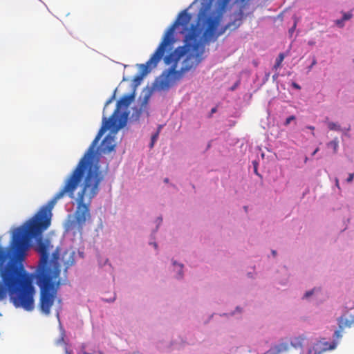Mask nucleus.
Instances as JSON below:
<instances>
[{
  "instance_id": "nucleus-30",
  "label": "nucleus",
  "mask_w": 354,
  "mask_h": 354,
  "mask_svg": "<svg viewBox=\"0 0 354 354\" xmlns=\"http://www.w3.org/2000/svg\"><path fill=\"white\" fill-rule=\"evenodd\" d=\"M254 172H255L256 174H257V168H255V169H254Z\"/></svg>"
},
{
  "instance_id": "nucleus-16",
  "label": "nucleus",
  "mask_w": 354,
  "mask_h": 354,
  "mask_svg": "<svg viewBox=\"0 0 354 354\" xmlns=\"http://www.w3.org/2000/svg\"><path fill=\"white\" fill-rule=\"evenodd\" d=\"M160 129H161V126H159V127H158V131H156V133H154V134L151 136V143H150V147H151V148L153 147L155 142H156V140L158 139V136H159V133H160Z\"/></svg>"
},
{
  "instance_id": "nucleus-6",
  "label": "nucleus",
  "mask_w": 354,
  "mask_h": 354,
  "mask_svg": "<svg viewBox=\"0 0 354 354\" xmlns=\"http://www.w3.org/2000/svg\"><path fill=\"white\" fill-rule=\"evenodd\" d=\"M165 52L162 50H159V48L158 47L146 64L140 65V74L135 76L133 78V82L136 85L140 83L143 77L149 73L152 68L156 67L158 62L162 58Z\"/></svg>"
},
{
  "instance_id": "nucleus-4",
  "label": "nucleus",
  "mask_w": 354,
  "mask_h": 354,
  "mask_svg": "<svg viewBox=\"0 0 354 354\" xmlns=\"http://www.w3.org/2000/svg\"><path fill=\"white\" fill-rule=\"evenodd\" d=\"M34 276L39 288V310L42 314L49 315L51 308L57 303L58 307L56 309V314L59 317L62 308V299L58 297V290L61 285L60 273H58L57 270L51 274H45L42 272Z\"/></svg>"
},
{
  "instance_id": "nucleus-12",
  "label": "nucleus",
  "mask_w": 354,
  "mask_h": 354,
  "mask_svg": "<svg viewBox=\"0 0 354 354\" xmlns=\"http://www.w3.org/2000/svg\"><path fill=\"white\" fill-rule=\"evenodd\" d=\"M306 340V337L304 336H299L296 338L292 342L291 344L294 347L297 346H302V345L304 344V342Z\"/></svg>"
},
{
  "instance_id": "nucleus-13",
  "label": "nucleus",
  "mask_w": 354,
  "mask_h": 354,
  "mask_svg": "<svg viewBox=\"0 0 354 354\" xmlns=\"http://www.w3.org/2000/svg\"><path fill=\"white\" fill-rule=\"evenodd\" d=\"M285 58V55L283 53H279L278 57L276 59V62L274 65L273 66L272 69L274 71H277L279 68L281 67V63Z\"/></svg>"
},
{
  "instance_id": "nucleus-21",
  "label": "nucleus",
  "mask_w": 354,
  "mask_h": 354,
  "mask_svg": "<svg viewBox=\"0 0 354 354\" xmlns=\"http://www.w3.org/2000/svg\"><path fill=\"white\" fill-rule=\"evenodd\" d=\"M351 15H350V14H345V15H344L343 19H344V20H347V19H350V18H351Z\"/></svg>"
},
{
  "instance_id": "nucleus-22",
  "label": "nucleus",
  "mask_w": 354,
  "mask_h": 354,
  "mask_svg": "<svg viewBox=\"0 0 354 354\" xmlns=\"http://www.w3.org/2000/svg\"><path fill=\"white\" fill-rule=\"evenodd\" d=\"M114 97H115V95H113L109 100H107V102H106L105 106H107L109 104H110L112 102V100H113Z\"/></svg>"
},
{
  "instance_id": "nucleus-19",
  "label": "nucleus",
  "mask_w": 354,
  "mask_h": 354,
  "mask_svg": "<svg viewBox=\"0 0 354 354\" xmlns=\"http://www.w3.org/2000/svg\"><path fill=\"white\" fill-rule=\"evenodd\" d=\"M353 178H354V174H349L348 177L346 179V181L348 183H351L353 181Z\"/></svg>"
},
{
  "instance_id": "nucleus-5",
  "label": "nucleus",
  "mask_w": 354,
  "mask_h": 354,
  "mask_svg": "<svg viewBox=\"0 0 354 354\" xmlns=\"http://www.w3.org/2000/svg\"><path fill=\"white\" fill-rule=\"evenodd\" d=\"M191 19V15L187 12V10H184L179 13L176 20L165 31L162 39L158 46L159 50H162L165 53L167 49H172L173 45L176 41L174 38V31L176 28L178 26H181L183 28H187Z\"/></svg>"
},
{
  "instance_id": "nucleus-17",
  "label": "nucleus",
  "mask_w": 354,
  "mask_h": 354,
  "mask_svg": "<svg viewBox=\"0 0 354 354\" xmlns=\"http://www.w3.org/2000/svg\"><path fill=\"white\" fill-rule=\"evenodd\" d=\"M295 120V117L294 115H291L290 117H288V118H286L285 122H284V125L285 126H288L291 121L292 120Z\"/></svg>"
},
{
  "instance_id": "nucleus-25",
  "label": "nucleus",
  "mask_w": 354,
  "mask_h": 354,
  "mask_svg": "<svg viewBox=\"0 0 354 354\" xmlns=\"http://www.w3.org/2000/svg\"><path fill=\"white\" fill-rule=\"evenodd\" d=\"M277 77H278V73H276V74H274V75L272 76L273 80H276Z\"/></svg>"
},
{
  "instance_id": "nucleus-20",
  "label": "nucleus",
  "mask_w": 354,
  "mask_h": 354,
  "mask_svg": "<svg viewBox=\"0 0 354 354\" xmlns=\"http://www.w3.org/2000/svg\"><path fill=\"white\" fill-rule=\"evenodd\" d=\"M292 86L294 88H297V89H300L301 88L300 86L298 84L295 83V82H293L292 84Z\"/></svg>"
},
{
  "instance_id": "nucleus-28",
  "label": "nucleus",
  "mask_w": 354,
  "mask_h": 354,
  "mask_svg": "<svg viewBox=\"0 0 354 354\" xmlns=\"http://www.w3.org/2000/svg\"><path fill=\"white\" fill-rule=\"evenodd\" d=\"M164 182H165V183H167L169 182V179H168V178H165V179L164 180Z\"/></svg>"
},
{
  "instance_id": "nucleus-1",
  "label": "nucleus",
  "mask_w": 354,
  "mask_h": 354,
  "mask_svg": "<svg viewBox=\"0 0 354 354\" xmlns=\"http://www.w3.org/2000/svg\"><path fill=\"white\" fill-rule=\"evenodd\" d=\"M133 98V93L123 95L118 101L116 108L109 120L103 118V124L95 138L75 167H80V171L85 175V178L82 188L77 194L75 220H68L66 223L67 231H81L86 222L91 220L90 207L92 200L100 192V184L105 178V173L100 169L98 161H95V147L106 130L110 129L112 132L116 133L126 125L129 113H120V109H127Z\"/></svg>"
},
{
  "instance_id": "nucleus-23",
  "label": "nucleus",
  "mask_w": 354,
  "mask_h": 354,
  "mask_svg": "<svg viewBox=\"0 0 354 354\" xmlns=\"http://www.w3.org/2000/svg\"><path fill=\"white\" fill-rule=\"evenodd\" d=\"M335 185L337 187H338L339 189H340L339 187V179L337 178H335Z\"/></svg>"
},
{
  "instance_id": "nucleus-24",
  "label": "nucleus",
  "mask_w": 354,
  "mask_h": 354,
  "mask_svg": "<svg viewBox=\"0 0 354 354\" xmlns=\"http://www.w3.org/2000/svg\"><path fill=\"white\" fill-rule=\"evenodd\" d=\"M318 151H319V148H316L315 149V151L313 152L312 155L313 156L315 155L318 152Z\"/></svg>"
},
{
  "instance_id": "nucleus-27",
  "label": "nucleus",
  "mask_w": 354,
  "mask_h": 354,
  "mask_svg": "<svg viewBox=\"0 0 354 354\" xmlns=\"http://www.w3.org/2000/svg\"><path fill=\"white\" fill-rule=\"evenodd\" d=\"M272 254H273L274 256H276L277 252H276V251H275V250H272Z\"/></svg>"
},
{
  "instance_id": "nucleus-9",
  "label": "nucleus",
  "mask_w": 354,
  "mask_h": 354,
  "mask_svg": "<svg viewBox=\"0 0 354 354\" xmlns=\"http://www.w3.org/2000/svg\"><path fill=\"white\" fill-rule=\"evenodd\" d=\"M149 99V95L145 96L139 109H137V108L133 109V113H132V115L131 117V119L132 120H135V121L138 120L141 114L142 113V112L147 111Z\"/></svg>"
},
{
  "instance_id": "nucleus-10",
  "label": "nucleus",
  "mask_w": 354,
  "mask_h": 354,
  "mask_svg": "<svg viewBox=\"0 0 354 354\" xmlns=\"http://www.w3.org/2000/svg\"><path fill=\"white\" fill-rule=\"evenodd\" d=\"M290 348V345L286 342H282L271 347L266 354H281L287 351Z\"/></svg>"
},
{
  "instance_id": "nucleus-15",
  "label": "nucleus",
  "mask_w": 354,
  "mask_h": 354,
  "mask_svg": "<svg viewBox=\"0 0 354 354\" xmlns=\"http://www.w3.org/2000/svg\"><path fill=\"white\" fill-rule=\"evenodd\" d=\"M327 124H328V127L330 130L337 131H341V127L337 123H335L333 122H328Z\"/></svg>"
},
{
  "instance_id": "nucleus-14",
  "label": "nucleus",
  "mask_w": 354,
  "mask_h": 354,
  "mask_svg": "<svg viewBox=\"0 0 354 354\" xmlns=\"http://www.w3.org/2000/svg\"><path fill=\"white\" fill-rule=\"evenodd\" d=\"M327 147H330V148H332L334 153H337V149H338V147H339V140H338V139L337 138H335L334 140H333L332 141L329 142L327 144Z\"/></svg>"
},
{
  "instance_id": "nucleus-29",
  "label": "nucleus",
  "mask_w": 354,
  "mask_h": 354,
  "mask_svg": "<svg viewBox=\"0 0 354 354\" xmlns=\"http://www.w3.org/2000/svg\"><path fill=\"white\" fill-rule=\"evenodd\" d=\"M215 111H216V109H215V108H214V109H212V113H214Z\"/></svg>"
},
{
  "instance_id": "nucleus-31",
  "label": "nucleus",
  "mask_w": 354,
  "mask_h": 354,
  "mask_svg": "<svg viewBox=\"0 0 354 354\" xmlns=\"http://www.w3.org/2000/svg\"><path fill=\"white\" fill-rule=\"evenodd\" d=\"M307 160H308V158H307V157H306V158H305V162H307Z\"/></svg>"
},
{
  "instance_id": "nucleus-32",
  "label": "nucleus",
  "mask_w": 354,
  "mask_h": 354,
  "mask_svg": "<svg viewBox=\"0 0 354 354\" xmlns=\"http://www.w3.org/2000/svg\"><path fill=\"white\" fill-rule=\"evenodd\" d=\"M180 268H183V265H179Z\"/></svg>"
},
{
  "instance_id": "nucleus-3",
  "label": "nucleus",
  "mask_w": 354,
  "mask_h": 354,
  "mask_svg": "<svg viewBox=\"0 0 354 354\" xmlns=\"http://www.w3.org/2000/svg\"><path fill=\"white\" fill-rule=\"evenodd\" d=\"M230 1L231 0H209V2L203 6L198 14L196 25H198L204 31V37L206 40L215 41L227 29L233 27V30H234L240 26V21L235 20L227 24L220 31H217L223 15Z\"/></svg>"
},
{
  "instance_id": "nucleus-11",
  "label": "nucleus",
  "mask_w": 354,
  "mask_h": 354,
  "mask_svg": "<svg viewBox=\"0 0 354 354\" xmlns=\"http://www.w3.org/2000/svg\"><path fill=\"white\" fill-rule=\"evenodd\" d=\"M321 344H322V342H319V343L316 344L315 346L313 347V350H309L308 354H319L322 351L334 348V346H330L329 347H327V344H325L324 347L321 348Z\"/></svg>"
},
{
  "instance_id": "nucleus-7",
  "label": "nucleus",
  "mask_w": 354,
  "mask_h": 354,
  "mask_svg": "<svg viewBox=\"0 0 354 354\" xmlns=\"http://www.w3.org/2000/svg\"><path fill=\"white\" fill-rule=\"evenodd\" d=\"M339 329L335 331L334 336L337 338L342 337V332L346 328H351L354 324V314H344L337 319Z\"/></svg>"
},
{
  "instance_id": "nucleus-2",
  "label": "nucleus",
  "mask_w": 354,
  "mask_h": 354,
  "mask_svg": "<svg viewBox=\"0 0 354 354\" xmlns=\"http://www.w3.org/2000/svg\"><path fill=\"white\" fill-rule=\"evenodd\" d=\"M213 41L206 40L204 31L198 25H192L186 34L182 47L176 48L165 56L166 64H171L168 73L156 80L155 87L158 91H168L177 81L182 79L183 74L196 68L203 59L205 44Z\"/></svg>"
},
{
  "instance_id": "nucleus-8",
  "label": "nucleus",
  "mask_w": 354,
  "mask_h": 354,
  "mask_svg": "<svg viewBox=\"0 0 354 354\" xmlns=\"http://www.w3.org/2000/svg\"><path fill=\"white\" fill-rule=\"evenodd\" d=\"M114 139L113 137L108 135L102 140L100 147V150L102 153H110L114 149Z\"/></svg>"
},
{
  "instance_id": "nucleus-18",
  "label": "nucleus",
  "mask_w": 354,
  "mask_h": 354,
  "mask_svg": "<svg viewBox=\"0 0 354 354\" xmlns=\"http://www.w3.org/2000/svg\"><path fill=\"white\" fill-rule=\"evenodd\" d=\"M314 290H315V289L311 290H309V291H307V292L305 293V295H304V297L308 298V297H309L310 296H311V295L313 294Z\"/></svg>"
},
{
  "instance_id": "nucleus-26",
  "label": "nucleus",
  "mask_w": 354,
  "mask_h": 354,
  "mask_svg": "<svg viewBox=\"0 0 354 354\" xmlns=\"http://www.w3.org/2000/svg\"><path fill=\"white\" fill-rule=\"evenodd\" d=\"M307 128L313 131L315 129V127L313 126H308Z\"/></svg>"
}]
</instances>
